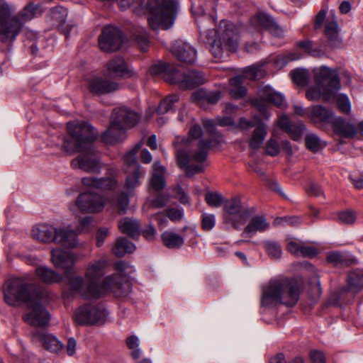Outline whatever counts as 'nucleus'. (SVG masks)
Wrapping results in <instances>:
<instances>
[{"mask_svg": "<svg viewBox=\"0 0 363 363\" xmlns=\"http://www.w3.org/2000/svg\"><path fill=\"white\" fill-rule=\"evenodd\" d=\"M37 277L44 283H58L62 279V277L54 270L45 266H40L35 269Z\"/></svg>", "mask_w": 363, "mask_h": 363, "instance_id": "32", "label": "nucleus"}, {"mask_svg": "<svg viewBox=\"0 0 363 363\" xmlns=\"http://www.w3.org/2000/svg\"><path fill=\"white\" fill-rule=\"evenodd\" d=\"M12 10L6 2L0 6V41L12 43L23 28L19 16H11Z\"/></svg>", "mask_w": 363, "mask_h": 363, "instance_id": "9", "label": "nucleus"}, {"mask_svg": "<svg viewBox=\"0 0 363 363\" xmlns=\"http://www.w3.org/2000/svg\"><path fill=\"white\" fill-rule=\"evenodd\" d=\"M279 145L278 142L274 139L270 138L265 146V152L267 155L274 157L279 153Z\"/></svg>", "mask_w": 363, "mask_h": 363, "instance_id": "56", "label": "nucleus"}, {"mask_svg": "<svg viewBox=\"0 0 363 363\" xmlns=\"http://www.w3.org/2000/svg\"><path fill=\"white\" fill-rule=\"evenodd\" d=\"M162 238L164 245L169 248L178 247L182 243V238L172 232H164Z\"/></svg>", "mask_w": 363, "mask_h": 363, "instance_id": "45", "label": "nucleus"}, {"mask_svg": "<svg viewBox=\"0 0 363 363\" xmlns=\"http://www.w3.org/2000/svg\"><path fill=\"white\" fill-rule=\"evenodd\" d=\"M42 13V10L38 4L29 3L16 16H19V19L23 22L31 21Z\"/></svg>", "mask_w": 363, "mask_h": 363, "instance_id": "34", "label": "nucleus"}, {"mask_svg": "<svg viewBox=\"0 0 363 363\" xmlns=\"http://www.w3.org/2000/svg\"><path fill=\"white\" fill-rule=\"evenodd\" d=\"M220 96L219 91H207L203 89H199L191 94V100L199 106H203L206 104H216Z\"/></svg>", "mask_w": 363, "mask_h": 363, "instance_id": "28", "label": "nucleus"}, {"mask_svg": "<svg viewBox=\"0 0 363 363\" xmlns=\"http://www.w3.org/2000/svg\"><path fill=\"white\" fill-rule=\"evenodd\" d=\"M179 96L177 94L170 95L164 99L159 104L157 108L158 114H164L167 112L173 110L174 103L179 102Z\"/></svg>", "mask_w": 363, "mask_h": 363, "instance_id": "42", "label": "nucleus"}, {"mask_svg": "<svg viewBox=\"0 0 363 363\" xmlns=\"http://www.w3.org/2000/svg\"><path fill=\"white\" fill-rule=\"evenodd\" d=\"M67 15V9L63 7H55L50 11L51 18L60 23L65 22Z\"/></svg>", "mask_w": 363, "mask_h": 363, "instance_id": "54", "label": "nucleus"}, {"mask_svg": "<svg viewBox=\"0 0 363 363\" xmlns=\"http://www.w3.org/2000/svg\"><path fill=\"white\" fill-rule=\"evenodd\" d=\"M126 344L131 350V355L134 359L140 357V350L138 348L139 345V340L135 335H131L126 339Z\"/></svg>", "mask_w": 363, "mask_h": 363, "instance_id": "50", "label": "nucleus"}, {"mask_svg": "<svg viewBox=\"0 0 363 363\" xmlns=\"http://www.w3.org/2000/svg\"><path fill=\"white\" fill-rule=\"evenodd\" d=\"M327 261L330 263L340 264L343 262V255L339 252H332L327 256Z\"/></svg>", "mask_w": 363, "mask_h": 363, "instance_id": "61", "label": "nucleus"}, {"mask_svg": "<svg viewBox=\"0 0 363 363\" xmlns=\"http://www.w3.org/2000/svg\"><path fill=\"white\" fill-rule=\"evenodd\" d=\"M67 129L69 136L64 138L63 150L69 155L80 152L71 161L72 168L88 173L99 172L101 169L99 157L92 145L97 138V131L84 121L69 122Z\"/></svg>", "mask_w": 363, "mask_h": 363, "instance_id": "2", "label": "nucleus"}, {"mask_svg": "<svg viewBox=\"0 0 363 363\" xmlns=\"http://www.w3.org/2000/svg\"><path fill=\"white\" fill-rule=\"evenodd\" d=\"M269 224L267 222L265 218L262 216H255L249 221L245 228L243 235H249L250 237L254 235L257 232H263L268 229Z\"/></svg>", "mask_w": 363, "mask_h": 363, "instance_id": "30", "label": "nucleus"}, {"mask_svg": "<svg viewBox=\"0 0 363 363\" xmlns=\"http://www.w3.org/2000/svg\"><path fill=\"white\" fill-rule=\"evenodd\" d=\"M314 80L315 86L307 89L306 98L310 101H318L320 98L326 102L334 101L335 94L341 88L337 71L326 66L316 68Z\"/></svg>", "mask_w": 363, "mask_h": 363, "instance_id": "4", "label": "nucleus"}, {"mask_svg": "<svg viewBox=\"0 0 363 363\" xmlns=\"http://www.w3.org/2000/svg\"><path fill=\"white\" fill-rule=\"evenodd\" d=\"M222 33L218 40L214 39L216 36L215 30L207 32L208 43L210 45V50L215 58H220L224 49L234 52L239 45V30L233 23L227 21L220 22Z\"/></svg>", "mask_w": 363, "mask_h": 363, "instance_id": "7", "label": "nucleus"}, {"mask_svg": "<svg viewBox=\"0 0 363 363\" xmlns=\"http://www.w3.org/2000/svg\"><path fill=\"white\" fill-rule=\"evenodd\" d=\"M250 24L261 30H266L275 37L284 36V30L269 15L258 13L250 19Z\"/></svg>", "mask_w": 363, "mask_h": 363, "instance_id": "18", "label": "nucleus"}, {"mask_svg": "<svg viewBox=\"0 0 363 363\" xmlns=\"http://www.w3.org/2000/svg\"><path fill=\"white\" fill-rule=\"evenodd\" d=\"M124 172L125 174V191L120 194L116 202V206L118 208V213L121 215L126 213L129 205V197L135 195V190L141 184L140 179L145 174L141 168L137 167H133L131 169H124Z\"/></svg>", "mask_w": 363, "mask_h": 363, "instance_id": "11", "label": "nucleus"}, {"mask_svg": "<svg viewBox=\"0 0 363 363\" xmlns=\"http://www.w3.org/2000/svg\"><path fill=\"white\" fill-rule=\"evenodd\" d=\"M301 57V54L298 51H291L284 53L277 57V62L281 65H285L287 63L299 60Z\"/></svg>", "mask_w": 363, "mask_h": 363, "instance_id": "51", "label": "nucleus"}, {"mask_svg": "<svg viewBox=\"0 0 363 363\" xmlns=\"http://www.w3.org/2000/svg\"><path fill=\"white\" fill-rule=\"evenodd\" d=\"M306 191L309 196L319 197V196H323V192L320 187L316 184L311 183L306 188Z\"/></svg>", "mask_w": 363, "mask_h": 363, "instance_id": "59", "label": "nucleus"}, {"mask_svg": "<svg viewBox=\"0 0 363 363\" xmlns=\"http://www.w3.org/2000/svg\"><path fill=\"white\" fill-rule=\"evenodd\" d=\"M205 79L203 74L194 69H184L183 67V89H192L203 84Z\"/></svg>", "mask_w": 363, "mask_h": 363, "instance_id": "29", "label": "nucleus"}, {"mask_svg": "<svg viewBox=\"0 0 363 363\" xmlns=\"http://www.w3.org/2000/svg\"><path fill=\"white\" fill-rule=\"evenodd\" d=\"M243 74L244 75L242 77L244 79L247 78L250 80L260 79L264 76V72L263 71L262 67L257 65H252L245 68Z\"/></svg>", "mask_w": 363, "mask_h": 363, "instance_id": "47", "label": "nucleus"}, {"mask_svg": "<svg viewBox=\"0 0 363 363\" xmlns=\"http://www.w3.org/2000/svg\"><path fill=\"white\" fill-rule=\"evenodd\" d=\"M58 228L52 225L40 224L32 230L33 237L42 242H55Z\"/></svg>", "mask_w": 363, "mask_h": 363, "instance_id": "24", "label": "nucleus"}, {"mask_svg": "<svg viewBox=\"0 0 363 363\" xmlns=\"http://www.w3.org/2000/svg\"><path fill=\"white\" fill-rule=\"evenodd\" d=\"M348 289L352 293H357L363 288V273L359 271L350 272L347 277Z\"/></svg>", "mask_w": 363, "mask_h": 363, "instance_id": "39", "label": "nucleus"}, {"mask_svg": "<svg viewBox=\"0 0 363 363\" xmlns=\"http://www.w3.org/2000/svg\"><path fill=\"white\" fill-rule=\"evenodd\" d=\"M277 125L295 141L301 140L302 135L306 130V127L301 121L292 123L289 118L285 115L279 118L277 121Z\"/></svg>", "mask_w": 363, "mask_h": 363, "instance_id": "19", "label": "nucleus"}, {"mask_svg": "<svg viewBox=\"0 0 363 363\" xmlns=\"http://www.w3.org/2000/svg\"><path fill=\"white\" fill-rule=\"evenodd\" d=\"M301 244L296 241H289L286 246V250L291 254L299 256L301 248Z\"/></svg>", "mask_w": 363, "mask_h": 363, "instance_id": "62", "label": "nucleus"}, {"mask_svg": "<svg viewBox=\"0 0 363 363\" xmlns=\"http://www.w3.org/2000/svg\"><path fill=\"white\" fill-rule=\"evenodd\" d=\"M325 35L328 38L327 46L330 49L340 48L342 40L337 34V24L335 21L327 22L325 27Z\"/></svg>", "mask_w": 363, "mask_h": 363, "instance_id": "31", "label": "nucleus"}, {"mask_svg": "<svg viewBox=\"0 0 363 363\" xmlns=\"http://www.w3.org/2000/svg\"><path fill=\"white\" fill-rule=\"evenodd\" d=\"M118 228L121 233L134 237L139 233L140 225L135 220L124 218L119 221Z\"/></svg>", "mask_w": 363, "mask_h": 363, "instance_id": "38", "label": "nucleus"}, {"mask_svg": "<svg viewBox=\"0 0 363 363\" xmlns=\"http://www.w3.org/2000/svg\"><path fill=\"white\" fill-rule=\"evenodd\" d=\"M338 219L344 224H353L356 220V213L353 211H345L338 213Z\"/></svg>", "mask_w": 363, "mask_h": 363, "instance_id": "55", "label": "nucleus"}, {"mask_svg": "<svg viewBox=\"0 0 363 363\" xmlns=\"http://www.w3.org/2000/svg\"><path fill=\"white\" fill-rule=\"evenodd\" d=\"M310 358L313 363H325V354L318 350L311 351L310 353Z\"/></svg>", "mask_w": 363, "mask_h": 363, "instance_id": "63", "label": "nucleus"}, {"mask_svg": "<svg viewBox=\"0 0 363 363\" xmlns=\"http://www.w3.org/2000/svg\"><path fill=\"white\" fill-rule=\"evenodd\" d=\"M135 246L125 238H118L114 247L113 253L117 257H123L126 253H132L135 251Z\"/></svg>", "mask_w": 363, "mask_h": 363, "instance_id": "35", "label": "nucleus"}, {"mask_svg": "<svg viewBox=\"0 0 363 363\" xmlns=\"http://www.w3.org/2000/svg\"><path fill=\"white\" fill-rule=\"evenodd\" d=\"M308 117L315 124L330 123L334 118L333 111L321 105H316L307 110Z\"/></svg>", "mask_w": 363, "mask_h": 363, "instance_id": "26", "label": "nucleus"}, {"mask_svg": "<svg viewBox=\"0 0 363 363\" xmlns=\"http://www.w3.org/2000/svg\"><path fill=\"white\" fill-rule=\"evenodd\" d=\"M264 247L267 255L272 259H279L282 254L281 245L274 241H266Z\"/></svg>", "mask_w": 363, "mask_h": 363, "instance_id": "46", "label": "nucleus"}, {"mask_svg": "<svg viewBox=\"0 0 363 363\" xmlns=\"http://www.w3.org/2000/svg\"><path fill=\"white\" fill-rule=\"evenodd\" d=\"M107 265V260L101 259L88 264L84 277L66 274L70 292L87 299L100 298L108 292L113 293L116 297L126 296L131 289V284L123 274L128 269V264L124 261L116 262L114 268L117 273L106 277L103 281H101Z\"/></svg>", "mask_w": 363, "mask_h": 363, "instance_id": "1", "label": "nucleus"}, {"mask_svg": "<svg viewBox=\"0 0 363 363\" xmlns=\"http://www.w3.org/2000/svg\"><path fill=\"white\" fill-rule=\"evenodd\" d=\"M202 124L211 137L208 139H201L198 143V150L191 155L184 153L183 151V169L187 177H191L205 169L206 164L204 162L206 160L208 150L214 143H218L215 138L216 136V123L213 120L203 119Z\"/></svg>", "mask_w": 363, "mask_h": 363, "instance_id": "5", "label": "nucleus"}, {"mask_svg": "<svg viewBox=\"0 0 363 363\" xmlns=\"http://www.w3.org/2000/svg\"><path fill=\"white\" fill-rule=\"evenodd\" d=\"M38 294L35 291L34 284L28 282L24 278L9 279L4 285V300L7 304L14 307L21 303L28 304Z\"/></svg>", "mask_w": 363, "mask_h": 363, "instance_id": "8", "label": "nucleus"}, {"mask_svg": "<svg viewBox=\"0 0 363 363\" xmlns=\"http://www.w3.org/2000/svg\"><path fill=\"white\" fill-rule=\"evenodd\" d=\"M107 311L97 304L86 303L78 307L74 312V320L80 325H92L104 321Z\"/></svg>", "mask_w": 363, "mask_h": 363, "instance_id": "14", "label": "nucleus"}, {"mask_svg": "<svg viewBox=\"0 0 363 363\" xmlns=\"http://www.w3.org/2000/svg\"><path fill=\"white\" fill-rule=\"evenodd\" d=\"M35 337L43 343L44 347L52 352H57L62 348L61 343L55 337L44 332H38Z\"/></svg>", "mask_w": 363, "mask_h": 363, "instance_id": "33", "label": "nucleus"}, {"mask_svg": "<svg viewBox=\"0 0 363 363\" xmlns=\"http://www.w3.org/2000/svg\"><path fill=\"white\" fill-rule=\"evenodd\" d=\"M290 75L294 82L298 86H306L310 78L308 71L304 69L292 70Z\"/></svg>", "mask_w": 363, "mask_h": 363, "instance_id": "43", "label": "nucleus"}, {"mask_svg": "<svg viewBox=\"0 0 363 363\" xmlns=\"http://www.w3.org/2000/svg\"><path fill=\"white\" fill-rule=\"evenodd\" d=\"M88 89L91 94L101 96L115 91L118 89V85L114 82L97 77L89 80Z\"/></svg>", "mask_w": 363, "mask_h": 363, "instance_id": "21", "label": "nucleus"}, {"mask_svg": "<svg viewBox=\"0 0 363 363\" xmlns=\"http://www.w3.org/2000/svg\"><path fill=\"white\" fill-rule=\"evenodd\" d=\"M28 311L23 316L25 322L35 327H43L48 324L50 315L43 304L41 294L27 304Z\"/></svg>", "mask_w": 363, "mask_h": 363, "instance_id": "13", "label": "nucleus"}, {"mask_svg": "<svg viewBox=\"0 0 363 363\" xmlns=\"http://www.w3.org/2000/svg\"><path fill=\"white\" fill-rule=\"evenodd\" d=\"M197 234L195 227L183 228V243L186 242L189 245H194L196 242Z\"/></svg>", "mask_w": 363, "mask_h": 363, "instance_id": "52", "label": "nucleus"}, {"mask_svg": "<svg viewBox=\"0 0 363 363\" xmlns=\"http://www.w3.org/2000/svg\"><path fill=\"white\" fill-rule=\"evenodd\" d=\"M108 234V229L107 228H101L96 233V245L98 247L101 246Z\"/></svg>", "mask_w": 363, "mask_h": 363, "instance_id": "64", "label": "nucleus"}, {"mask_svg": "<svg viewBox=\"0 0 363 363\" xmlns=\"http://www.w3.org/2000/svg\"><path fill=\"white\" fill-rule=\"evenodd\" d=\"M150 185L156 191L162 190L165 186L163 176L154 173L150 181Z\"/></svg>", "mask_w": 363, "mask_h": 363, "instance_id": "57", "label": "nucleus"}, {"mask_svg": "<svg viewBox=\"0 0 363 363\" xmlns=\"http://www.w3.org/2000/svg\"><path fill=\"white\" fill-rule=\"evenodd\" d=\"M122 44V35L116 27L106 26L99 37L100 48L105 52H114L120 48Z\"/></svg>", "mask_w": 363, "mask_h": 363, "instance_id": "17", "label": "nucleus"}, {"mask_svg": "<svg viewBox=\"0 0 363 363\" xmlns=\"http://www.w3.org/2000/svg\"><path fill=\"white\" fill-rule=\"evenodd\" d=\"M250 214L249 209L242 206L241 199L235 196L226 201L223 205V223L228 228L238 230L246 223Z\"/></svg>", "mask_w": 363, "mask_h": 363, "instance_id": "10", "label": "nucleus"}, {"mask_svg": "<svg viewBox=\"0 0 363 363\" xmlns=\"http://www.w3.org/2000/svg\"><path fill=\"white\" fill-rule=\"evenodd\" d=\"M150 73L152 76H162L164 80L170 84H181L182 73L179 65L159 62L151 66Z\"/></svg>", "mask_w": 363, "mask_h": 363, "instance_id": "15", "label": "nucleus"}, {"mask_svg": "<svg viewBox=\"0 0 363 363\" xmlns=\"http://www.w3.org/2000/svg\"><path fill=\"white\" fill-rule=\"evenodd\" d=\"M216 224L215 216L213 214H203L202 216L201 227L204 230H211Z\"/></svg>", "mask_w": 363, "mask_h": 363, "instance_id": "58", "label": "nucleus"}, {"mask_svg": "<svg viewBox=\"0 0 363 363\" xmlns=\"http://www.w3.org/2000/svg\"><path fill=\"white\" fill-rule=\"evenodd\" d=\"M139 118L137 113L128 108L114 109L109 128L101 135L102 141L112 145L123 140L126 137V130L135 126Z\"/></svg>", "mask_w": 363, "mask_h": 363, "instance_id": "6", "label": "nucleus"}, {"mask_svg": "<svg viewBox=\"0 0 363 363\" xmlns=\"http://www.w3.org/2000/svg\"><path fill=\"white\" fill-rule=\"evenodd\" d=\"M296 46L304 50L308 55H311L313 57H320L325 55L327 52V49L324 50L315 48L312 41L309 40H304L298 41L296 43Z\"/></svg>", "mask_w": 363, "mask_h": 363, "instance_id": "41", "label": "nucleus"}, {"mask_svg": "<svg viewBox=\"0 0 363 363\" xmlns=\"http://www.w3.org/2000/svg\"><path fill=\"white\" fill-rule=\"evenodd\" d=\"M51 259L56 267L69 270L74 265L77 257L70 252L57 248L51 251Z\"/></svg>", "mask_w": 363, "mask_h": 363, "instance_id": "20", "label": "nucleus"}, {"mask_svg": "<svg viewBox=\"0 0 363 363\" xmlns=\"http://www.w3.org/2000/svg\"><path fill=\"white\" fill-rule=\"evenodd\" d=\"M110 74L116 77H123L128 74V67L125 60L121 57L114 58L108 64Z\"/></svg>", "mask_w": 363, "mask_h": 363, "instance_id": "37", "label": "nucleus"}, {"mask_svg": "<svg viewBox=\"0 0 363 363\" xmlns=\"http://www.w3.org/2000/svg\"><path fill=\"white\" fill-rule=\"evenodd\" d=\"M331 125L334 133L340 138L350 139L356 137L355 125L342 117H335Z\"/></svg>", "mask_w": 363, "mask_h": 363, "instance_id": "22", "label": "nucleus"}, {"mask_svg": "<svg viewBox=\"0 0 363 363\" xmlns=\"http://www.w3.org/2000/svg\"><path fill=\"white\" fill-rule=\"evenodd\" d=\"M299 294L300 284L297 280L285 277L276 279L263 289L261 304L268 308L279 303L293 306L298 302Z\"/></svg>", "mask_w": 363, "mask_h": 363, "instance_id": "3", "label": "nucleus"}, {"mask_svg": "<svg viewBox=\"0 0 363 363\" xmlns=\"http://www.w3.org/2000/svg\"><path fill=\"white\" fill-rule=\"evenodd\" d=\"M55 242L65 247H76L78 245L77 233L70 226L60 228Z\"/></svg>", "mask_w": 363, "mask_h": 363, "instance_id": "27", "label": "nucleus"}, {"mask_svg": "<svg viewBox=\"0 0 363 363\" xmlns=\"http://www.w3.org/2000/svg\"><path fill=\"white\" fill-rule=\"evenodd\" d=\"M76 205L82 213H96L103 210L105 201L99 194L86 191L78 196Z\"/></svg>", "mask_w": 363, "mask_h": 363, "instance_id": "16", "label": "nucleus"}, {"mask_svg": "<svg viewBox=\"0 0 363 363\" xmlns=\"http://www.w3.org/2000/svg\"><path fill=\"white\" fill-rule=\"evenodd\" d=\"M82 183L86 188L99 190H113L118 185V182L113 177H86L82 179Z\"/></svg>", "mask_w": 363, "mask_h": 363, "instance_id": "23", "label": "nucleus"}, {"mask_svg": "<svg viewBox=\"0 0 363 363\" xmlns=\"http://www.w3.org/2000/svg\"><path fill=\"white\" fill-rule=\"evenodd\" d=\"M205 200L211 207H219L223 202V198L221 194L217 192H208L206 194Z\"/></svg>", "mask_w": 363, "mask_h": 363, "instance_id": "53", "label": "nucleus"}, {"mask_svg": "<svg viewBox=\"0 0 363 363\" xmlns=\"http://www.w3.org/2000/svg\"><path fill=\"white\" fill-rule=\"evenodd\" d=\"M259 98L251 99L252 106L255 107L263 118L269 120L270 114L267 112L268 106L267 103L281 108L284 105V97L280 93L274 91L269 86H264L259 89Z\"/></svg>", "mask_w": 363, "mask_h": 363, "instance_id": "12", "label": "nucleus"}, {"mask_svg": "<svg viewBox=\"0 0 363 363\" xmlns=\"http://www.w3.org/2000/svg\"><path fill=\"white\" fill-rule=\"evenodd\" d=\"M252 118L257 123V125L249 140V147L252 150H258L267 135V125L262 121L260 117L257 115H255Z\"/></svg>", "mask_w": 363, "mask_h": 363, "instance_id": "25", "label": "nucleus"}, {"mask_svg": "<svg viewBox=\"0 0 363 363\" xmlns=\"http://www.w3.org/2000/svg\"><path fill=\"white\" fill-rule=\"evenodd\" d=\"M244 77L242 76H236L230 79V95L234 99H240L247 94V89L242 86Z\"/></svg>", "mask_w": 363, "mask_h": 363, "instance_id": "36", "label": "nucleus"}, {"mask_svg": "<svg viewBox=\"0 0 363 363\" xmlns=\"http://www.w3.org/2000/svg\"><path fill=\"white\" fill-rule=\"evenodd\" d=\"M335 99L338 109L343 113H349L351 110V104L349 98L346 94H340L337 95L335 94Z\"/></svg>", "mask_w": 363, "mask_h": 363, "instance_id": "49", "label": "nucleus"}, {"mask_svg": "<svg viewBox=\"0 0 363 363\" xmlns=\"http://www.w3.org/2000/svg\"><path fill=\"white\" fill-rule=\"evenodd\" d=\"M318 254V250L316 248L312 246H305L301 245V251L299 256L303 257H313L316 256Z\"/></svg>", "mask_w": 363, "mask_h": 363, "instance_id": "60", "label": "nucleus"}, {"mask_svg": "<svg viewBox=\"0 0 363 363\" xmlns=\"http://www.w3.org/2000/svg\"><path fill=\"white\" fill-rule=\"evenodd\" d=\"M305 145L308 150L313 152H317L326 147L325 142L321 140L319 137L313 133H308L305 137Z\"/></svg>", "mask_w": 363, "mask_h": 363, "instance_id": "40", "label": "nucleus"}, {"mask_svg": "<svg viewBox=\"0 0 363 363\" xmlns=\"http://www.w3.org/2000/svg\"><path fill=\"white\" fill-rule=\"evenodd\" d=\"M196 60V50L189 43H183V64H194Z\"/></svg>", "mask_w": 363, "mask_h": 363, "instance_id": "48", "label": "nucleus"}, {"mask_svg": "<svg viewBox=\"0 0 363 363\" xmlns=\"http://www.w3.org/2000/svg\"><path fill=\"white\" fill-rule=\"evenodd\" d=\"M140 148V145L138 144L133 149L128 151L123 157L125 169H131L133 167L141 168L136 160V154Z\"/></svg>", "mask_w": 363, "mask_h": 363, "instance_id": "44", "label": "nucleus"}]
</instances>
